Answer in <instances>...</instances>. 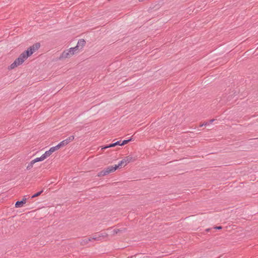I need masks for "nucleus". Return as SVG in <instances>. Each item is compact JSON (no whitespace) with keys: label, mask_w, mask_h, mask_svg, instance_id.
<instances>
[{"label":"nucleus","mask_w":258,"mask_h":258,"mask_svg":"<svg viewBox=\"0 0 258 258\" xmlns=\"http://www.w3.org/2000/svg\"><path fill=\"white\" fill-rule=\"evenodd\" d=\"M139 1L140 2H142L144 1L145 0H139Z\"/></svg>","instance_id":"4be33fe9"},{"label":"nucleus","mask_w":258,"mask_h":258,"mask_svg":"<svg viewBox=\"0 0 258 258\" xmlns=\"http://www.w3.org/2000/svg\"><path fill=\"white\" fill-rule=\"evenodd\" d=\"M49 156L50 155H49V153L46 151L45 153L43 154L41 157L36 158L33 160V162L35 163L36 162H37L42 161Z\"/></svg>","instance_id":"39448f33"},{"label":"nucleus","mask_w":258,"mask_h":258,"mask_svg":"<svg viewBox=\"0 0 258 258\" xmlns=\"http://www.w3.org/2000/svg\"><path fill=\"white\" fill-rule=\"evenodd\" d=\"M103 236H101L99 234H96L95 235H94L93 237H90V238H91V240H101V237H102Z\"/></svg>","instance_id":"1a4fd4ad"},{"label":"nucleus","mask_w":258,"mask_h":258,"mask_svg":"<svg viewBox=\"0 0 258 258\" xmlns=\"http://www.w3.org/2000/svg\"><path fill=\"white\" fill-rule=\"evenodd\" d=\"M208 124V122H205V123H203V124H200L199 126H200V127H202V126H203L204 125H207Z\"/></svg>","instance_id":"6ab92c4d"},{"label":"nucleus","mask_w":258,"mask_h":258,"mask_svg":"<svg viewBox=\"0 0 258 258\" xmlns=\"http://www.w3.org/2000/svg\"><path fill=\"white\" fill-rule=\"evenodd\" d=\"M26 198L24 197L22 200L18 201L16 202L15 203V207L16 208H20L22 207L26 202Z\"/></svg>","instance_id":"423d86ee"},{"label":"nucleus","mask_w":258,"mask_h":258,"mask_svg":"<svg viewBox=\"0 0 258 258\" xmlns=\"http://www.w3.org/2000/svg\"><path fill=\"white\" fill-rule=\"evenodd\" d=\"M25 60H26L25 58H23L22 57V55L21 54L19 56L15 59V61H16V62H17V63L19 64V66L22 64L25 61Z\"/></svg>","instance_id":"0eeeda50"},{"label":"nucleus","mask_w":258,"mask_h":258,"mask_svg":"<svg viewBox=\"0 0 258 258\" xmlns=\"http://www.w3.org/2000/svg\"><path fill=\"white\" fill-rule=\"evenodd\" d=\"M74 55L73 52H72V51L69 49H67L64 50L61 55L59 57V59L60 60L65 59L67 58H70L71 56H72Z\"/></svg>","instance_id":"20e7f679"},{"label":"nucleus","mask_w":258,"mask_h":258,"mask_svg":"<svg viewBox=\"0 0 258 258\" xmlns=\"http://www.w3.org/2000/svg\"><path fill=\"white\" fill-rule=\"evenodd\" d=\"M74 138L75 137L74 136H71L66 140L60 142L56 146L50 148L48 151H47V152L49 153V155H50L55 151H56L60 149V148L66 146L70 142L73 141L74 140Z\"/></svg>","instance_id":"f03ea898"},{"label":"nucleus","mask_w":258,"mask_h":258,"mask_svg":"<svg viewBox=\"0 0 258 258\" xmlns=\"http://www.w3.org/2000/svg\"><path fill=\"white\" fill-rule=\"evenodd\" d=\"M115 147L114 143L103 146L102 148V150H104V149H107L108 148H111V147Z\"/></svg>","instance_id":"ddd939ff"},{"label":"nucleus","mask_w":258,"mask_h":258,"mask_svg":"<svg viewBox=\"0 0 258 258\" xmlns=\"http://www.w3.org/2000/svg\"><path fill=\"white\" fill-rule=\"evenodd\" d=\"M137 159V156H132L129 155L124 157V158L120 161L118 165H115L114 166H110L105 168L104 170L101 171L98 173V176H105L110 173L115 171L119 166H121L122 164L125 163V165L130 162H133L135 161Z\"/></svg>","instance_id":"f257e3e1"},{"label":"nucleus","mask_w":258,"mask_h":258,"mask_svg":"<svg viewBox=\"0 0 258 258\" xmlns=\"http://www.w3.org/2000/svg\"><path fill=\"white\" fill-rule=\"evenodd\" d=\"M40 47V44L39 42L34 43L32 46H30L28 49L23 52L21 54L22 57L26 59L31 56L34 52L37 50Z\"/></svg>","instance_id":"7ed1b4c3"},{"label":"nucleus","mask_w":258,"mask_h":258,"mask_svg":"<svg viewBox=\"0 0 258 258\" xmlns=\"http://www.w3.org/2000/svg\"><path fill=\"white\" fill-rule=\"evenodd\" d=\"M209 230H210L209 229H207L206 230V231H208Z\"/></svg>","instance_id":"5701e85b"},{"label":"nucleus","mask_w":258,"mask_h":258,"mask_svg":"<svg viewBox=\"0 0 258 258\" xmlns=\"http://www.w3.org/2000/svg\"><path fill=\"white\" fill-rule=\"evenodd\" d=\"M91 241V238L90 237L85 238L81 242V244L83 245H86L87 244L89 241Z\"/></svg>","instance_id":"9b49d317"},{"label":"nucleus","mask_w":258,"mask_h":258,"mask_svg":"<svg viewBox=\"0 0 258 258\" xmlns=\"http://www.w3.org/2000/svg\"><path fill=\"white\" fill-rule=\"evenodd\" d=\"M214 229H222V227L221 226H216V227H214Z\"/></svg>","instance_id":"aec40b11"},{"label":"nucleus","mask_w":258,"mask_h":258,"mask_svg":"<svg viewBox=\"0 0 258 258\" xmlns=\"http://www.w3.org/2000/svg\"><path fill=\"white\" fill-rule=\"evenodd\" d=\"M18 66H19V64L15 60L10 66L8 67V69L9 70H12Z\"/></svg>","instance_id":"9d476101"},{"label":"nucleus","mask_w":258,"mask_h":258,"mask_svg":"<svg viewBox=\"0 0 258 258\" xmlns=\"http://www.w3.org/2000/svg\"><path fill=\"white\" fill-rule=\"evenodd\" d=\"M35 163H33V160H32L29 164L28 165H27V170H30L31 168H32L33 167V164H34Z\"/></svg>","instance_id":"dca6fc26"},{"label":"nucleus","mask_w":258,"mask_h":258,"mask_svg":"<svg viewBox=\"0 0 258 258\" xmlns=\"http://www.w3.org/2000/svg\"><path fill=\"white\" fill-rule=\"evenodd\" d=\"M43 192V190H41V191H39L35 193V194H34L33 195H32L31 196V199H33L34 198L39 196Z\"/></svg>","instance_id":"4468645a"},{"label":"nucleus","mask_w":258,"mask_h":258,"mask_svg":"<svg viewBox=\"0 0 258 258\" xmlns=\"http://www.w3.org/2000/svg\"><path fill=\"white\" fill-rule=\"evenodd\" d=\"M85 44L86 41L83 39H79L77 43V45H79V47L80 48V49H82Z\"/></svg>","instance_id":"6e6552de"},{"label":"nucleus","mask_w":258,"mask_h":258,"mask_svg":"<svg viewBox=\"0 0 258 258\" xmlns=\"http://www.w3.org/2000/svg\"><path fill=\"white\" fill-rule=\"evenodd\" d=\"M114 145H115V146H116L117 145L121 146V141H117V142H115L114 143Z\"/></svg>","instance_id":"a211bd4d"},{"label":"nucleus","mask_w":258,"mask_h":258,"mask_svg":"<svg viewBox=\"0 0 258 258\" xmlns=\"http://www.w3.org/2000/svg\"><path fill=\"white\" fill-rule=\"evenodd\" d=\"M121 230L119 229H114L112 230V234L115 235L120 232Z\"/></svg>","instance_id":"f3484780"},{"label":"nucleus","mask_w":258,"mask_h":258,"mask_svg":"<svg viewBox=\"0 0 258 258\" xmlns=\"http://www.w3.org/2000/svg\"><path fill=\"white\" fill-rule=\"evenodd\" d=\"M132 140V138H130V139H127V140H123L122 142H121V146H123L126 144H127L128 143H129L130 141H131Z\"/></svg>","instance_id":"2eb2a0df"},{"label":"nucleus","mask_w":258,"mask_h":258,"mask_svg":"<svg viewBox=\"0 0 258 258\" xmlns=\"http://www.w3.org/2000/svg\"><path fill=\"white\" fill-rule=\"evenodd\" d=\"M70 50L72 51V52H73V54H74L75 53L80 49V48L79 47V45H76L75 47H72L71 48H70Z\"/></svg>","instance_id":"f8f14e48"},{"label":"nucleus","mask_w":258,"mask_h":258,"mask_svg":"<svg viewBox=\"0 0 258 258\" xmlns=\"http://www.w3.org/2000/svg\"><path fill=\"white\" fill-rule=\"evenodd\" d=\"M215 120L214 119H211L209 121V122H208V124H209L210 123H212Z\"/></svg>","instance_id":"412c9836"}]
</instances>
